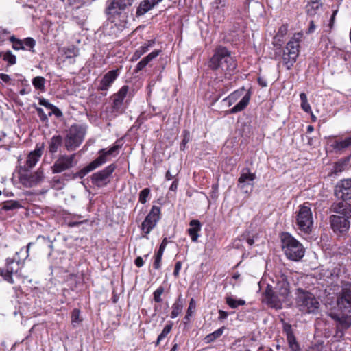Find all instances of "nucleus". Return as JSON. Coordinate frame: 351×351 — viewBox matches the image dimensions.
<instances>
[{"instance_id": "nucleus-39", "label": "nucleus", "mask_w": 351, "mask_h": 351, "mask_svg": "<svg viewBox=\"0 0 351 351\" xmlns=\"http://www.w3.org/2000/svg\"><path fill=\"white\" fill-rule=\"evenodd\" d=\"M227 304L232 308H236L239 306H243L245 304V301L242 299L236 300L230 296L226 298Z\"/></svg>"}, {"instance_id": "nucleus-59", "label": "nucleus", "mask_w": 351, "mask_h": 351, "mask_svg": "<svg viewBox=\"0 0 351 351\" xmlns=\"http://www.w3.org/2000/svg\"><path fill=\"white\" fill-rule=\"evenodd\" d=\"M161 261H162V257H159V256H154V267L156 269H159L160 268Z\"/></svg>"}, {"instance_id": "nucleus-26", "label": "nucleus", "mask_w": 351, "mask_h": 351, "mask_svg": "<svg viewBox=\"0 0 351 351\" xmlns=\"http://www.w3.org/2000/svg\"><path fill=\"white\" fill-rule=\"evenodd\" d=\"M190 228L188 229V233L193 242H197L199 237V232L201 230V223L197 219H193L189 223Z\"/></svg>"}, {"instance_id": "nucleus-18", "label": "nucleus", "mask_w": 351, "mask_h": 351, "mask_svg": "<svg viewBox=\"0 0 351 351\" xmlns=\"http://www.w3.org/2000/svg\"><path fill=\"white\" fill-rule=\"evenodd\" d=\"M350 219L340 215H332L330 221L333 231L337 233L347 232L350 228Z\"/></svg>"}, {"instance_id": "nucleus-20", "label": "nucleus", "mask_w": 351, "mask_h": 351, "mask_svg": "<svg viewBox=\"0 0 351 351\" xmlns=\"http://www.w3.org/2000/svg\"><path fill=\"white\" fill-rule=\"evenodd\" d=\"M335 194L338 199L349 200L351 199V179L342 180L335 187Z\"/></svg>"}, {"instance_id": "nucleus-56", "label": "nucleus", "mask_w": 351, "mask_h": 351, "mask_svg": "<svg viewBox=\"0 0 351 351\" xmlns=\"http://www.w3.org/2000/svg\"><path fill=\"white\" fill-rule=\"evenodd\" d=\"M36 109L40 120L43 122L48 121V117H50L49 115H48V112L45 113L43 109L39 107H37Z\"/></svg>"}, {"instance_id": "nucleus-55", "label": "nucleus", "mask_w": 351, "mask_h": 351, "mask_svg": "<svg viewBox=\"0 0 351 351\" xmlns=\"http://www.w3.org/2000/svg\"><path fill=\"white\" fill-rule=\"evenodd\" d=\"M288 32V25H282L278 29V31L276 35L275 38H278L280 40L281 38H283Z\"/></svg>"}, {"instance_id": "nucleus-45", "label": "nucleus", "mask_w": 351, "mask_h": 351, "mask_svg": "<svg viewBox=\"0 0 351 351\" xmlns=\"http://www.w3.org/2000/svg\"><path fill=\"white\" fill-rule=\"evenodd\" d=\"M82 319L80 318V311L78 308H74L71 313V323L74 327L80 324Z\"/></svg>"}, {"instance_id": "nucleus-11", "label": "nucleus", "mask_w": 351, "mask_h": 351, "mask_svg": "<svg viewBox=\"0 0 351 351\" xmlns=\"http://www.w3.org/2000/svg\"><path fill=\"white\" fill-rule=\"evenodd\" d=\"M84 129L77 125H71L64 139V146L67 151L75 150L84 138Z\"/></svg>"}, {"instance_id": "nucleus-35", "label": "nucleus", "mask_w": 351, "mask_h": 351, "mask_svg": "<svg viewBox=\"0 0 351 351\" xmlns=\"http://www.w3.org/2000/svg\"><path fill=\"white\" fill-rule=\"evenodd\" d=\"M351 146V136L342 140L335 141L332 147L336 151H341Z\"/></svg>"}, {"instance_id": "nucleus-9", "label": "nucleus", "mask_w": 351, "mask_h": 351, "mask_svg": "<svg viewBox=\"0 0 351 351\" xmlns=\"http://www.w3.org/2000/svg\"><path fill=\"white\" fill-rule=\"evenodd\" d=\"M19 252H16V256L14 258H7L5 269H0V276L10 284L14 283L13 274L16 276H21L20 270L23 263L19 257H16L19 256Z\"/></svg>"}, {"instance_id": "nucleus-57", "label": "nucleus", "mask_w": 351, "mask_h": 351, "mask_svg": "<svg viewBox=\"0 0 351 351\" xmlns=\"http://www.w3.org/2000/svg\"><path fill=\"white\" fill-rule=\"evenodd\" d=\"M283 330L285 332L287 337L294 335L291 328V326L289 324H284Z\"/></svg>"}, {"instance_id": "nucleus-50", "label": "nucleus", "mask_w": 351, "mask_h": 351, "mask_svg": "<svg viewBox=\"0 0 351 351\" xmlns=\"http://www.w3.org/2000/svg\"><path fill=\"white\" fill-rule=\"evenodd\" d=\"M23 45L25 46V50L28 49L32 52H34V47L36 41L34 38L28 37L23 40Z\"/></svg>"}, {"instance_id": "nucleus-17", "label": "nucleus", "mask_w": 351, "mask_h": 351, "mask_svg": "<svg viewBox=\"0 0 351 351\" xmlns=\"http://www.w3.org/2000/svg\"><path fill=\"white\" fill-rule=\"evenodd\" d=\"M44 179L43 171L38 169L34 173H29L28 170L20 173L19 181L25 187H33L40 183Z\"/></svg>"}, {"instance_id": "nucleus-4", "label": "nucleus", "mask_w": 351, "mask_h": 351, "mask_svg": "<svg viewBox=\"0 0 351 351\" xmlns=\"http://www.w3.org/2000/svg\"><path fill=\"white\" fill-rule=\"evenodd\" d=\"M237 62L230 51L224 47H217L209 61V67L213 70L221 69L225 77L230 79L237 69Z\"/></svg>"}, {"instance_id": "nucleus-47", "label": "nucleus", "mask_w": 351, "mask_h": 351, "mask_svg": "<svg viewBox=\"0 0 351 351\" xmlns=\"http://www.w3.org/2000/svg\"><path fill=\"white\" fill-rule=\"evenodd\" d=\"M241 96V91H234V93H231L229 96L226 97L223 99V101L228 102V106L232 105L233 103H234Z\"/></svg>"}, {"instance_id": "nucleus-43", "label": "nucleus", "mask_w": 351, "mask_h": 351, "mask_svg": "<svg viewBox=\"0 0 351 351\" xmlns=\"http://www.w3.org/2000/svg\"><path fill=\"white\" fill-rule=\"evenodd\" d=\"M171 328H172V324H167L164 327L162 331L161 332V333L158 335V337L157 338V341L156 342V346L159 345L160 341L162 340H163L165 338H166V337L168 335V334L171 332Z\"/></svg>"}, {"instance_id": "nucleus-49", "label": "nucleus", "mask_w": 351, "mask_h": 351, "mask_svg": "<svg viewBox=\"0 0 351 351\" xmlns=\"http://www.w3.org/2000/svg\"><path fill=\"white\" fill-rule=\"evenodd\" d=\"M348 163L346 161H339L334 165L332 173L337 174L341 173L347 168Z\"/></svg>"}, {"instance_id": "nucleus-34", "label": "nucleus", "mask_w": 351, "mask_h": 351, "mask_svg": "<svg viewBox=\"0 0 351 351\" xmlns=\"http://www.w3.org/2000/svg\"><path fill=\"white\" fill-rule=\"evenodd\" d=\"M154 43V40H149L147 43H145L138 47L132 56V60H137L138 58H140L141 56H143L149 50V47L153 46Z\"/></svg>"}, {"instance_id": "nucleus-31", "label": "nucleus", "mask_w": 351, "mask_h": 351, "mask_svg": "<svg viewBox=\"0 0 351 351\" xmlns=\"http://www.w3.org/2000/svg\"><path fill=\"white\" fill-rule=\"evenodd\" d=\"M160 53V50H155L148 54L147 56L143 58L136 65L135 71L137 73L145 68L149 62L156 58Z\"/></svg>"}, {"instance_id": "nucleus-36", "label": "nucleus", "mask_w": 351, "mask_h": 351, "mask_svg": "<svg viewBox=\"0 0 351 351\" xmlns=\"http://www.w3.org/2000/svg\"><path fill=\"white\" fill-rule=\"evenodd\" d=\"M64 53L66 59H69L75 61V58L79 54V50L77 47L75 46H70L64 49Z\"/></svg>"}, {"instance_id": "nucleus-33", "label": "nucleus", "mask_w": 351, "mask_h": 351, "mask_svg": "<svg viewBox=\"0 0 351 351\" xmlns=\"http://www.w3.org/2000/svg\"><path fill=\"white\" fill-rule=\"evenodd\" d=\"M332 318L337 322V327L342 329H347L351 326L350 316L333 315Z\"/></svg>"}, {"instance_id": "nucleus-8", "label": "nucleus", "mask_w": 351, "mask_h": 351, "mask_svg": "<svg viewBox=\"0 0 351 351\" xmlns=\"http://www.w3.org/2000/svg\"><path fill=\"white\" fill-rule=\"evenodd\" d=\"M303 34L301 32L295 34L291 39L287 43L282 54V63L290 70L297 60L300 52V43L302 40Z\"/></svg>"}, {"instance_id": "nucleus-5", "label": "nucleus", "mask_w": 351, "mask_h": 351, "mask_svg": "<svg viewBox=\"0 0 351 351\" xmlns=\"http://www.w3.org/2000/svg\"><path fill=\"white\" fill-rule=\"evenodd\" d=\"M119 149L117 145H114L110 147L108 150L101 149L99 151V156L95 158L93 161L89 163L86 167H84L75 173L64 174V176L68 177L67 180H75L76 178H83L87 173L95 170V169L101 167L110 159L115 152Z\"/></svg>"}, {"instance_id": "nucleus-25", "label": "nucleus", "mask_w": 351, "mask_h": 351, "mask_svg": "<svg viewBox=\"0 0 351 351\" xmlns=\"http://www.w3.org/2000/svg\"><path fill=\"white\" fill-rule=\"evenodd\" d=\"M162 0H144L143 1L136 10L138 16L145 14L146 12L152 10L156 5L161 2Z\"/></svg>"}, {"instance_id": "nucleus-16", "label": "nucleus", "mask_w": 351, "mask_h": 351, "mask_svg": "<svg viewBox=\"0 0 351 351\" xmlns=\"http://www.w3.org/2000/svg\"><path fill=\"white\" fill-rule=\"evenodd\" d=\"M108 19L114 25L118 30L121 31L127 27L128 23V16L126 12L117 10H110L108 8L105 11Z\"/></svg>"}, {"instance_id": "nucleus-23", "label": "nucleus", "mask_w": 351, "mask_h": 351, "mask_svg": "<svg viewBox=\"0 0 351 351\" xmlns=\"http://www.w3.org/2000/svg\"><path fill=\"white\" fill-rule=\"evenodd\" d=\"M119 75V69L108 71L102 77L99 89L101 90H107L118 77Z\"/></svg>"}, {"instance_id": "nucleus-44", "label": "nucleus", "mask_w": 351, "mask_h": 351, "mask_svg": "<svg viewBox=\"0 0 351 351\" xmlns=\"http://www.w3.org/2000/svg\"><path fill=\"white\" fill-rule=\"evenodd\" d=\"M12 43V48L14 50H25V46L23 45V40L16 38L14 36H12L9 38Z\"/></svg>"}, {"instance_id": "nucleus-52", "label": "nucleus", "mask_w": 351, "mask_h": 351, "mask_svg": "<svg viewBox=\"0 0 351 351\" xmlns=\"http://www.w3.org/2000/svg\"><path fill=\"white\" fill-rule=\"evenodd\" d=\"M213 18L216 23H220L223 19V11L219 9V7H217L216 10L213 12Z\"/></svg>"}, {"instance_id": "nucleus-12", "label": "nucleus", "mask_w": 351, "mask_h": 351, "mask_svg": "<svg viewBox=\"0 0 351 351\" xmlns=\"http://www.w3.org/2000/svg\"><path fill=\"white\" fill-rule=\"evenodd\" d=\"M76 153L71 155L63 154L59 156L53 165L51 167L53 173H60L75 167L77 161L75 160Z\"/></svg>"}, {"instance_id": "nucleus-7", "label": "nucleus", "mask_w": 351, "mask_h": 351, "mask_svg": "<svg viewBox=\"0 0 351 351\" xmlns=\"http://www.w3.org/2000/svg\"><path fill=\"white\" fill-rule=\"evenodd\" d=\"M295 304L304 313H315L319 307V303L308 291L298 288L295 291Z\"/></svg>"}, {"instance_id": "nucleus-21", "label": "nucleus", "mask_w": 351, "mask_h": 351, "mask_svg": "<svg viewBox=\"0 0 351 351\" xmlns=\"http://www.w3.org/2000/svg\"><path fill=\"white\" fill-rule=\"evenodd\" d=\"M43 144L36 145L35 149L28 154L25 164L23 167V170H29L36 165L43 154Z\"/></svg>"}, {"instance_id": "nucleus-29", "label": "nucleus", "mask_w": 351, "mask_h": 351, "mask_svg": "<svg viewBox=\"0 0 351 351\" xmlns=\"http://www.w3.org/2000/svg\"><path fill=\"white\" fill-rule=\"evenodd\" d=\"M39 104L45 107L48 112V115L51 116L52 114L56 115L57 117H60L62 115V112L56 106L51 104L45 98L39 99Z\"/></svg>"}, {"instance_id": "nucleus-48", "label": "nucleus", "mask_w": 351, "mask_h": 351, "mask_svg": "<svg viewBox=\"0 0 351 351\" xmlns=\"http://www.w3.org/2000/svg\"><path fill=\"white\" fill-rule=\"evenodd\" d=\"M287 340L289 343V346L292 351H299L300 346L298 343L294 335L287 337Z\"/></svg>"}, {"instance_id": "nucleus-15", "label": "nucleus", "mask_w": 351, "mask_h": 351, "mask_svg": "<svg viewBox=\"0 0 351 351\" xmlns=\"http://www.w3.org/2000/svg\"><path fill=\"white\" fill-rule=\"evenodd\" d=\"M116 169V165L110 164L103 170L93 173L91 176L92 182L98 187L106 186L110 182L111 176Z\"/></svg>"}, {"instance_id": "nucleus-19", "label": "nucleus", "mask_w": 351, "mask_h": 351, "mask_svg": "<svg viewBox=\"0 0 351 351\" xmlns=\"http://www.w3.org/2000/svg\"><path fill=\"white\" fill-rule=\"evenodd\" d=\"M256 179V175L250 172L249 168H244L241 171L240 177L238 179V186L245 193L248 192L247 188L253 186V182Z\"/></svg>"}, {"instance_id": "nucleus-37", "label": "nucleus", "mask_w": 351, "mask_h": 351, "mask_svg": "<svg viewBox=\"0 0 351 351\" xmlns=\"http://www.w3.org/2000/svg\"><path fill=\"white\" fill-rule=\"evenodd\" d=\"M224 329V327H221L213 332L206 335L204 338L205 342L206 343L213 342L215 339H218L223 335Z\"/></svg>"}, {"instance_id": "nucleus-62", "label": "nucleus", "mask_w": 351, "mask_h": 351, "mask_svg": "<svg viewBox=\"0 0 351 351\" xmlns=\"http://www.w3.org/2000/svg\"><path fill=\"white\" fill-rule=\"evenodd\" d=\"M135 265L138 267H141L143 264H144V261L143 260V258L141 257V256H138L136 259H135Z\"/></svg>"}, {"instance_id": "nucleus-61", "label": "nucleus", "mask_w": 351, "mask_h": 351, "mask_svg": "<svg viewBox=\"0 0 351 351\" xmlns=\"http://www.w3.org/2000/svg\"><path fill=\"white\" fill-rule=\"evenodd\" d=\"M0 79L5 83H8L11 80L10 75L5 73H0Z\"/></svg>"}, {"instance_id": "nucleus-42", "label": "nucleus", "mask_w": 351, "mask_h": 351, "mask_svg": "<svg viewBox=\"0 0 351 351\" xmlns=\"http://www.w3.org/2000/svg\"><path fill=\"white\" fill-rule=\"evenodd\" d=\"M301 99V108L306 112H311L312 114L311 107L308 102L307 96L304 93L300 94Z\"/></svg>"}, {"instance_id": "nucleus-32", "label": "nucleus", "mask_w": 351, "mask_h": 351, "mask_svg": "<svg viewBox=\"0 0 351 351\" xmlns=\"http://www.w3.org/2000/svg\"><path fill=\"white\" fill-rule=\"evenodd\" d=\"M62 137L60 135L52 136L49 142V151L51 154L56 153L62 145Z\"/></svg>"}, {"instance_id": "nucleus-51", "label": "nucleus", "mask_w": 351, "mask_h": 351, "mask_svg": "<svg viewBox=\"0 0 351 351\" xmlns=\"http://www.w3.org/2000/svg\"><path fill=\"white\" fill-rule=\"evenodd\" d=\"M45 80L40 76L35 77L32 80V84L36 89L43 90L45 88Z\"/></svg>"}, {"instance_id": "nucleus-10", "label": "nucleus", "mask_w": 351, "mask_h": 351, "mask_svg": "<svg viewBox=\"0 0 351 351\" xmlns=\"http://www.w3.org/2000/svg\"><path fill=\"white\" fill-rule=\"evenodd\" d=\"M295 214V222L298 229L304 233H309L313 225L311 208L304 204L299 206V210L296 211Z\"/></svg>"}, {"instance_id": "nucleus-46", "label": "nucleus", "mask_w": 351, "mask_h": 351, "mask_svg": "<svg viewBox=\"0 0 351 351\" xmlns=\"http://www.w3.org/2000/svg\"><path fill=\"white\" fill-rule=\"evenodd\" d=\"M3 60L10 65H14L16 63V57L11 51H7L3 53Z\"/></svg>"}, {"instance_id": "nucleus-14", "label": "nucleus", "mask_w": 351, "mask_h": 351, "mask_svg": "<svg viewBox=\"0 0 351 351\" xmlns=\"http://www.w3.org/2000/svg\"><path fill=\"white\" fill-rule=\"evenodd\" d=\"M160 208L158 206H153L141 224V230L145 234L143 237L149 239L147 234L156 227L160 219Z\"/></svg>"}, {"instance_id": "nucleus-54", "label": "nucleus", "mask_w": 351, "mask_h": 351, "mask_svg": "<svg viewBox=\"0 0 351 351\" xmlns=\"http://www.w3.org/2000/svg\"><path fill=\"white\" fill-rule=\"evenodd\" d=\"M150 193V190L148 188L143 189L139 194V202L142 204L147 202V198L148 197Z\"/></svg>"}, {"instance_id": "nucleus-53", "label": "nucleus", "mask_w": 351, "mask_h": 351, "mask_svg": "<svg viewBox=\"0 0 351 351\" xmlns=\"http://www.w3.org/2000/svg\"><path fill=\"white\" fill-rule=\"evenodd\" d=\"M165 289L163 287L160 286L158 287L155 291L154 292V300L156 302H162L161 295L164 293Z\"/></svg>"}, {"instance_id": "nucleus-6", "label": "nucleus", "mask_w": 351, "mask_h": 351, "mask_svg": "<svg viewBox=\"0 0 351 351\" xmlns=\"http://www.w3.org/2000/svg\"><path fill=\"white\" fill-rule=\"evenodd\" d=\"M281 242L282 249L288 259L298 261L304 256L305 250L302 244L290 234L282 233Z\"/></svg>"}, {"instance_id": "nucleus-64", "label": "nucleus", "mask_w": 351, "mask_h": 351, "mask_svg": "<svg viewBox=\"0 0 351 351\" xmlns=\"http://www.w3.org/2000/svg\"><path fill=\"white\" fill-rule=\"evenodd\" d=\"M258 82L263 87H265L267 86V80L262 77H259L258 78Z\"/></svg>"}, {"instance_id": "nucleus-3", "label": "nucleus", "mask_w": 351, "mask_h": 351, "mask_svg": "<svg viewBox=\"0 0 351 351\" xmlns=\"http://www.w3.org/2000/svg\"><path fill=\"white\" fill-rule=\"evenodd\" d=\"M237 62L230 51L224 47H217L209 61V67L213 70L221 69L225 77L230 79L237 69Z\"/></svg>"}, {"instance_id": "nucleus-28", "label": "nucleus", "mask_w": 351, "mask_h": 351, "mask_svg": "<svg viewBox=\"0 0 351 351\" xmlns=\"http://www.w3.org/2000/svg\"><path fill=\"white\" fill-rule=\"evenodd\" d=\"M251 95L250 93H247L244 95L239 102L235 105L233 108H232L230 110H228L226 114H235L237 112H241L248 105L250 100Z\"/></svg>"}, {"instance_id": "nucleus-27", "label": "nucleus", "mask_w": 351, "mask_h": 351, "mask_svg": "<svg viewBox=\"0 0 351 351\" xmlns=\"http://www.w3.org/2000/svg\"><path fill=\"white\" fill-rule=\"evenodd\" d=\"M134 0H112L108 3L106 8L110 10H117L119 11H125L128 6H130Z\"/></svg>"}, {"instance_id": "nucleus-13", "label": "nucleus", "mask_w": 351, "mask_h": 351, "mask_svg": "<svg viewBox=\"0 0 351 351\" xmlns=\"http://www.w3.org/2000/svg\"><path fill=\"white\" fill-rule=\"evenodd\" d=\"M129 91V86H123L117 93L111 96L112 110L114 116L121 114L124 111V104L127 102L126 98Z\"/></svg>"}, {"instance_id": "nucleus-41", "label": "nucleus", "mask_w": 351, "mask_h": 351, "mask_svg": "<svg viewBox=\"0 0 351 351\" xmlns=\"http://www.w3.org/2000/svg\"><path fill=\"white\" fill-rule=\"evenodd\" d=\"M21 207V204L16 200L6 201L3 203L2 209L4 210H11L17 209Z\"/></svg>"}, {"instance_id": "nucleus-1", "label": "nucleus", "mask_w": 351, "mask_h": 351, "mask_svg": "<svg viewBox=\"0 0 351 351\" xmlns=\"http://www.w3.org/2000/svg\"><path fill=\"white\" fill-rule=\"evenodd\" d=\"M290 297V284L285 275H280L276 277L274 289L271 285H267L263 294V302L271 308L280 309L282 303L287 302Z\"/></svg>"}, {"instance_id": "nucleus-38", "label": "nucleus", "mask_w": 351, "mask_h": 351, "mask_svg": "<svg viewBox=\"0 0 351 351\" xmlns=\"http://www.w3.org/2000/svg\"><path fill=\"white\" fill-rule=\"evenodd\" d=\"M182 308H183V304H182L180 298H179L172 306V311L171 313V317L172 319L177 317L182 312Z\"/></svg>"}, {"instance_id": "nucleus-24", "label": "nucleus", "mask_w": 351, "mask_h": 351, "mask_svg": "<svg viewBox=\"0 0 351 351\" xmlns=\"http://www.w3.org/2000/svg\"><path fill=\"white\" fill-rule=\"evenodd\" d=\"M337 304L340 308H346L347 305L351 306V285H348L343 289Z\"/></svg>"}, {"instance_id": "nucleus-22", "label": "nucleus", "mask_w": 351, "mask_h": 351, "mask_svg": "<svg viewBox=\"0 0 351 351\" xmlns=\"http://www.w3.org/2000/svg\"><path fill=\"white\" fill-rule=\"evenodd\" d=\"M332 212L341 217L351 218V205L346 200H340L332 205Z\"/></svg>"}, {"instance_id": "nucleus-60", "label": "nucleus", "mask_w": 351, "mask_h": 351, "mask_svg": "<svg viewBox=\"0 0 351 351\" xmlns=\"http://www.w3.org/2000/svg\"><path fill=\"white\" fill-rule=\"evenodd\" d=\"M181 267H182V263L180 261H178L176 263V265H175V269H174V271H173V275L176 276V277H178L179 276V273H180V271L181 269Z\"/></svg>"}, {"instance_id": "nucleus-40", "label": "nucleus", "mask_w": 351, "mask_h": 351, "mask_svg": "<svg viewBox=\"0 0 351 351\" xmlns=\"http://www.w3.org/2000/svg\"><path fill=\"white\" fill-rule=\"evenodd\" d=\"M322 7V4L307 3L306 5V12L308 16H315Z\"/></svg>"}, {"instance_id": "nucleus-58", "label": "nucleus", "mask_w": 351, "mask_h": 351, "mask_svg": "<svg viewBox=\"0 0 351 351\" xmlns=\"http://www.w3.org/2000/svg\"><path fill=\"white\" fill-rule=\"evenodd\" d=\"M195 308H196V304H195V300L193 298H191L190 300V302H189L187 312H189V313L192 315V313L195 311Z\"/></svg>"}, {"instance_id": "nucleus-2", "label": "nucleus", "mask_w": 351, "mask_h": 351, "mask_svg": "<svg viewBox=\"0 0 351 351\" xmlns=\"http://www.w3.org/2000/svg\"><path fill=\"white\" fill-rule=\"evenodd\" d=\"M237 62L230 51L224 47H217L209 61V67L213 70L221 69L225 77L230 79L237 69Z\"/></svg>"}, {"instance_id": "nucleus-63", "label": "nucleus", "mask_w": 351, "mask_h": 351, "mask_svg": "<svg viewBox=\"0 0 351 351\" xmlns=\"http://www.w3.org/2000/svg\"><path fill=\"white\" fill-rule=\"evenodd\" d=\"M219 319H221V320L226 319L227 317L228 316V313L224 311H222V310L219 311Z\"/></svg>"}, {"instance_id": "nucleus-30", "label": "nucleus", "mask_w": 351, "mask_h": 351, "mask_svg": "<svg viewBox=\"0 0 351 351\" xmlns=\"http://www.w3.org/2000/svg\"><path fill=\"white\" fill-rule=\"evenodd\" d=\"M160 53V50H155L148 54L147 56L143 58L136 65L135 71L137 73L145 68L149 62L156 58Z\"/></svg>"}]
</instances>
